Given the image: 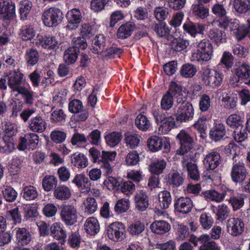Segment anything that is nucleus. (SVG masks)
Instances as JSON below:
<instances>
[{
  "label": "nucleus",
  "instance_id": "obj_1",
  "mask_svg": "<svg viewBox=\"0 0 250 250\" xmlns=\"http://www.w3.org/2000/svg\"><path fill=\"white\" fill-rule=\"evenodd\" d=\"M173 97L176 99L177 104L187 101V94L185 89L174 82L170 83L168 91L163 96L161 106L163 109H169L173 104Z\"/></svg>",
  "mask_w": 250,
  "mask_h": 250
},
{
  "label": "nucleus",
  "instance_id": "obj_2",
  "mask_svg": "<svg viewBox=\"0 0 250 250\" xmlns=\"http://www.w3.org/2000/svg\"><path fill=\"white\" fill-rule=\"evenodd\" d=\"M201 79L206 86L214 88L221 85L223 78L222 75L217 71L206 68L203 69Z\"/></svg>",
  "mask_w": 250,
  "mask_h": 250
},
{
  "label": "nucleus",
  "instance_id": "obj_3",
  "mask_svg": "<svg viewBox=\"0 0 250 250\" xmlns=\"http://www.w3.org/2000/svg\"><path fill=\"white\" fill-rule=\"evenodd\" d=\"M62 13L58 8L50 7L45 10L42 15V20L45 25L56 26L62 21Z\"/></svg>",
  "mask_w": 250,
  "mask_h": 250
},
{
  "label": "nucleus",
  "instance_id": "obj_4",
  "mask_svg": "<svg viewBox=\"0 0 250 250\" xmlns=\"http://www.w3.org/2000/svg\"><path fill=\"white\" fill-rule=\"evenodd\" d=\"M175 113L176 119L180 122H187L192 119L194 112L192 105L189 102L184 101L177 105Z\"/></svg>",
  "mask_w": 250,
  "mask_h": 250
},
{
  "label": "nucleus",
  "instance_id": "obj_5",
  "mask_svg": "<svg viewBox=\"0 0 250 250\" xmlns=\"http://www.w3.org/2000/svg\"><path fill=\"white\" fill-rule=\"evenodd\" d=\"M62 220L68 226L74 224L77 221L78 212L75 207L70 205H62L60 208Z\"/></svg>",
  "mask_w": 250,
  "mask_h": 250
},
{
  "label": "nucleus",
  "instance_id": "obj_6",
  "mask_svg": "<svg viewBox=\"0 0 250 250\" xmlns=\"http://www.w3.org/2000/svg\"><path fill=\"white\" fill-rule=\"evenodd\" d=\"M125 225L118 222L110 224L106 229V235L110 240L117 242L123 240L125 237Z\"/></svg>",
  "mask_w": 250,
  "mask_h": 250
},
{
  "label": "nucleus",
  "instance_id": "obj_7",
  "mask_svg": "<svg viewBox=\"0 0 250 250\" xmlns=\"http://www.w3.org/2000/svg\"><path fill=\"white\" fill-rule=\"evenodd\" d=\"M177 138L179 140L181 146L177 151V153L185 156L188 153L192 154L190 150L193 148V140L185 130H181L177 135Z\"/></svg>",
  "mask_w": 250,
  "mask_h": 250
},
{
  "label": "nucleus",
  "instance_id": "obj_8",
  "mask_svg": "<svg viewBox=\"0 0 250 250\" xmlns=\"http://www.w3.org/2000/svg\"><path fill=\"white\" fill-rule=\"evenodd\" d=\"M153 115L164 132L169 131L175 126L174 118L172 117H166L165 114L159 110L153 111Z\"/></svg>",
  "mask_w": 250,
  "mask_h": 250
},
{
  "label": "nucleus",
  "instance_id": "obj_9",
  "mask_svg": "<svg viewBox=\"0 0 250 250\" xmlns=\"http://www.w3.org/2000/svg\"><path fill=\"white\" fill-rule=\"evenodd\" d=\"M193 158L192 154L188 153L183 156L182 164L184 167H186L188 176L193 180L198 181L200 174L196 164L192 162Z\"/></svg>",
  "mask_w": 250,
  "mask_h": 250
},
{
  "label": "nucleus",
  "instance_id": "obj_10",
  "mask_svg": "<svg viewBox=\"0 0 250 250\" xmlns=\"http://www.w3.org/2000/svg\"><path fill=\"white\" fill-rule=\"evenodd\" d=\"M213 52L212 45L207 39L201 41L197 45V54L199 56L198 60L208 61L211 58Z\"/></svg>",
  "mask_w": 250,
  "mask_h": 250
},
{
  "label": "nucleus",
  "instance_id": "obj_11",
  "mask_svg": "<svg viewBox=\"0 0 250 250\" xmlns=\"http://www.w3.org/2000/svg\"><path fill=\"white\" fill-rule=\"evenodd\" d=\"M228 232L233 236L240 235L244 231L245 224L243 221L238 218H230L227 221Z\"/></svg>",
  "mask_w": 250,
  "mask_h": 250
},
{
  "label": "nucleus",
  "instance_id": "obj_12",
  "mask_svg": "<svg viewBox=\"0 0 250 250\" xmlns=\"http://www.w3.org/2000/svg\"><path fill=\"white\" fill-rule=\"evenodd\" d=\"M8 84L13 91H17L23 86V74L19 69L11 71L8 74Z\"/></svg>",
  "mask_w": 250,
  "mask_h": 250
},
{
  "label": "nucleus",
  "instance_id": "obj_13",
  "mask_svg": "<svg viewBox=\"0 0 250 250\" xmlns=\"http://www.w3.org/2000/svg\"><path fill=\"white\" fill-rule=\"evenodd\" d=\"M247 173L244 164L238 162L234 164L231 168V179L235 183H242L246 179Z\"/></svg>",
  "mask_w": 250,
  "mask_h": 250
},
{
  "label": "nucleus",
  "instance_id": "obj_14",
  "mask_svg": "<svg viewBox=\"0 0 250 250\" xmlns=\"http://www.w3.org/2000/svg\"><path fill=\"white\" fill-rule=\"evenodd\" d=\"M222 159L220 153L217 151L208 153L205 157L203 163L207 170H214L221 163Z\"/></svg>",
  "mask_w": 250,
  "mask_h": 250
},
{
  "label": "nucleus",
  "instance_id": "obj_15",
  "mask_svg": "<svg viewBox=\"0 0 250 250\" xmlns=\"http://www.w3.org/2000/svg\"><path fill=\"white\" fill-rule=\"evenodd\" d=\"M193 207V203L190 198L181 197L178 198L174 203L175 210L179 213L186 214L191 211Z\"/></svg>",
  "mask_w": 250,
  "mask_h": 250
},
{
  "label": "nucleus",
  "instance_id": "obj_16",
  "mask_svg": "<svg viewBox=\"0 0 250 250\" xmlns=\"http://www.w3.org/2000/svg\"><path fill=\"white\" fill-rule=\"evenodd\" d=\"M212 11L219 18V26L226 29L228 27L229 21L224 6L220 4H215L212 8Z\"/></svg>",
  "mask_w": 250,
  "mask_h": 250
},
{
  "label": "nucleus",
  "instance_id": "obj_17",
  "mask_svg": "<svg viewBox=\"0 0 250 250\" xmlns=\"http://www.w3.org/2000/svg\"><path fill=\"white\" fill-rule=\"evenodd\" d=\"M247 25L239 26V21L236 20H234L231 22L229 27L231 31L233 32V34L236 36L238 40L243 39L249 33L250 29V18L247 21Z\"/></svg>",
  "mask_w": 250,
  "mask_h": 250
},
{
  "label": "nucleus",
  "instance_id": "obj_18",
  "mask_svg": "<svg viewBox=\"0 0 250 250\" xmlns=\"http://www.w3.org/2000/svg\"><path fill=\"white\" fill-rule=\"evenodd\" d=\"M46 127L45 120L40 115L32 118L29 123L28 128L33 132L42 133Z\"/></svg>",
  "mask_w": 250,
  "mask_h": 250
},
{
  "label": "nucleus",
  "instance_id": "obj_19",
  "mask_svg": "<svg viewBox=\"0 0 250 250\" xmlns=\"http://www.w3.org/2000/svg\"><path fill=\"white\" fill-rule=\"evenodd\" d=\"M84 229L89 235L94 236L100 231V223L97 218L89 217L87 218L84 223Z\"/></svg>",
  "mask_w": 250,
  "mask_h": 250
},
{
  "label": "nucleus",
  "instance_id": "obj_20",
  "mask_svg": "<svg viewBox=\"0 0 250 250\" xmlns=\"http://www.w3.org/2000/svg\"><path fill=\"white\" fill-rule=\"evenodd\" d=\"M116 155L115 152H106L103 151L102 152L101 159L99 164L101 167L105 169L107 174H110L112 171V167L109 162H112L115 160Z\"/></svg>",
  "mask_w": 250,
  "mask_h": 250
},
{
  "label": "nucleus",
  "instance_id": "obj_21",
  "mask_svg": "<svg viewBox=\"0 0 250 250\" xmlns=\"http://www.w3.org/2000/svg\"><path fill=\"white\" fill-rule=\"evenodd\" d=\"M15 14V4L0 0V16L5 19H10Z\"/></svg>",
  "mask_w": 250,
  "mask_h": 250
},
{
  "label": "nucleus",
  "instance_id": "obj_22",
  "mask_svg": "<svg viewBox=\"0 0 250 250\" xmlns=\"http://www.w3.org/2000/svg\"><path fill=\"white\" fill-rule=\"evenodd\" d=\"M150 229L155 234L162 235L168 232L170 229V225L164 220L153 222L150 225Z\"/></svg>",
  "mask_w": 250,
  "mask_h": 250
},
{
  "label": "nucleus",
  "instance_id": "obj_23",
  "mask_svg": "<svg viewBox=\"0 0 250 250\" xmlns=\"http://www.w3.org/2000/svg\"><path fill=\"white\" fill-rule=\"evenodd\" d=\"M135 208L140 211H145L148 207V198L145 192L140 191L134 197Z\"/></svg>",
  "mask_w": 250,
  "mask_h": 250
},
{
  "label": "nucleus",
  "instance_id": "obj_24",
  "mask_svg": "<svg viewBox=\"0 0 250 250\" xmlns=\"http://www.w3.org/2000/svg\"><path fill=\"white\" fill-rule=\"evenodd\" d=\"M147 146L150 151H158L162 149L163 146L165 149L167 148L169 144L166 142L164 143L162 138L154 136L148 139Z\"/></svg>",
  "mask_w": 250,
  "mask_h": 250
},
{
  "label": "nucleus",
  "instance_id": "obj_25",
  "mask_svg": "<svg viewBox=\"0 0 250 250\" xmlns=\"http://www.w3.org/2000/svg\"><path fill=\"white\" fill-rule=\"evenodd\" d=\"M183 28L185 31L189 34L192 37H195L198 33L203 34L205 26L201 23H194L189 21L184 24Z\"/></svg>",
  "mask_w": 250,
  "mask_h": 250
},
{
  "label": "nucleus",
  "instance_id": "obj_26",
  "mask_svg": "<svg viewBox=\"0 0 250 250\" xmlns=\"http://www.w3.org/2000/svg\"><path fill=\"white\" fill-rule=\"evenodd\" d=\"M198 240L201 244L200 250H220V247L214 241L211 240L209 235H202Z\"/></svg>",
  "mask_w": 250,
  "mask_h": 250
},
{
  "label": "nucleus",
  "instance_id": "obj_27",
  "mask_svg": "<svg viewBox=\"0 0 250 250\" xmlns=\"http://www.w3.org/2000/svg\"><path fill=\"white\" fill-rule=\"evenodd\" d=\"M16 230V239L19 245H26L31 241L32 236L29 231L24 228H18Z\"/></svg>",
  "mask_w": 250,
  "mask_h": 250
},
{
  "label": "nucleus",
  "instance_id": "obj_28",
  "mask_svg": "<svg viewBox=\"0 0 250 250\" xmlns=\"http://www.w3.org/2000/svg\"><path fill=\"white\" fill-rule=\"evenodd\" d=\"M107 46L105 37L103 35H97L93 40L92 52L100 55Z\"/></svg>",
  "mask_w": 250,
  "mask_h": 250
},
{
  "label": "nucleus",
  "instance_id": "obj_29",
  "mask_svg": "<svg viewBox=\"0 0 250 250\" xmlns=\"http://www.w3.org/2000/svg\"><path fill=\"white\" fill-rule=\"evenodd\" d=\"M234 73L240 78L241 82H244L246 79L250 77V66L246 63L235 64Z\"/></svg>",
  "mask_w": 250,
  "mask_h": 250
},
{
  "label": "nucleus",
  "instance_id": "obj_30",
  "mask_svg": "<svg viewBox=\"0 0 250 250\" xmlns=\"http://www.w3.org/2000/svg\"><path fill=\"white\" fill-rule=\"evenodd\" d=\"M233 194V190L228 189L222 193H220L214 190H210L206 192V197L211 200L217 202H221L225 197L231 196Z\"/></svg>",
  "mask_w": 250,
  "mask_h": 250
},
{
  "label": "nucleus",
  "instance_id": "obj_31",
  "mask_svg": "<svg viewBox=\"0 0 250 250\" xmlns=\"http://www.w3.org/2000/svg\"><path fill=\"white\" fill-rule=\"evenodd\" d=\"M135 27V24L133 22H126L119 28L117 32V36L119 38H127L131 35Z\"/></svg>",
  "mask_w": 250,
  "mask_h": 250
},
{
  "label": "nucleus",
  "instance_id": "obj_32",
  "mask_svg": "<svg viewBox=\"0 0 250 250\" xmlns=\"http://www.w3.org/2000/svg\"><path fill=\"white\" fill-rule=\"evenodd\" d=\"M72 183L83 191L85 189H89V186H91L90 181L83 174H77L72 180Z\"/></svg>",
  "mask_w": 250,
  "mask_h": 250
},
{
  "label": "nucleus",
  "instance_id": "obj_33",
  "mask_svg": "<svg viewBox=\"0 0 250 250\" xmlns=\"http://www.w3.org/2000/svg\"><path fill=\"white\" fill-rule=\"evenodd\" d=\"M53 195L57 199L64 201L70 197L71 192L67 187L64 185L59 186L54 189Z\"/></svg>",
  "mask_w": 250,
  "mask_h": 250
},
{
  "label": "nucleus",
  "instance_id": "obj_34",
  "mask_svg": "<svg viewBox=\"0 0 250 250\" xmlns=\"http://www.w3.org/2000/svg\"><path fill=\"white\" fill-rule=\"evenodd\" d=\"M38 43L44 48L56 49L58 47V42L54 37H38Z\"/></svg>",
  "mask_w": 250,
  "mask_h": 250
},
{
  "label": "nucleus",
  "instance_id": "obj_35",
  "mask_svg": "<svg viewBox=\"0 0 250 250\" xmlns=\"http://www.w3.org/2000/svg\"><path fill=\"white\" fill-rule=\"evenodd\" d=\"M225 127L223 124H216L211 129L209 132L210 138L217 141L221 140L225 135Z\"/></svg>",
  "mask_w": 250,
  "mask_h": 250
},
{
  "label": "nucleus",
  "instance_id": "obj_36",
  "mask_svg": "<svg viewBox=\"0 0 250 250\" xmlns=\"http://www.w3.org/2000/svg\"><path fill=\"white\" fill-rule=\"evenodd\" d=\"M51 235L56 240H64L66 237L65 231L59 223H55L50 227Z\"/></svg>",
  "mask_w": 250,
  "mask_h": 250
},
{
  "label": "nucleus",
  "instance_id": "obj_37",
  "mask_svg": "<svg viewBox=\"0 0 250 250\" xmlns=\"http://www.w3.org/2000/svg\"><path fill=\"white\" fill-rule=\"evenodd\" d=\"M233 6L239 14H245L250 11V0H233Z\"/></svg>",
  "mask_w": 250,
  "mask_h": 250
},
{
  "label": "nucleus",
  "instance_id": "obj_38",
  "mask_svg": "<svg viewBox=\"0 0 250 250\" xmlns=\"http://www.w3.org/2000/svg\"><path fill=\"white\" fill-rule=\"evenodd\" d=\"M237 101V95L230 93L227 94L222 99L224 108L230 110H234L236 108Z\"/></svg>",
  "mask_w": 250,
  "mask_h": 250
},
{
  "label": "nucleus",
  "instance_id": "obj_39",
  "mask_svg": "<svg viewBox=\"0 0 250 250\" xmlns=\"http://www.w3.org/2000/svg\"><path fill=\"white\" fill-rule=\"evenodd\" d=\"M68 22L73 25L72 29L76 28L82 21V15L78 9L74 8L67 13Z\"/></svg>",
  "mask_w": 250,
  "mask_h": 250
},
{
  "label": "nucleus",
  "instance_id": "obj_40",
  "mask_svg": "<svg viewBox=\"0 0 250 250\" xmlns=\"http://www.w3.org/2000/svg\"><path fill=\"white\" fill-rule=\"evenodd\" d=\"M21 194L26 201H32L38 196V193L35 187L33 186H26L23 188Z\"/></svg>",
  "mask_w": 250,
  "mask_h": 250
},
{
  "label": "nucleus",
  "instance_id": "obj_41",
  "mask_svg": "<svg viewBox=\"0 0 250 250\" xmlns=\"http://www.w3.org/2000/svg\"><path fill=\"white\" fill-rule=\"evenodd\" d=\"M208 38L216 44L220 43L225 41L226 33L224 31L213 28L210 30L208 33Z\"/></svg>",
  "mask_w": 250,
  "mask_h": 250
},
{
  "label": "nucleus",
  "instance_id": "obj_42",
  "mask_svg": "<svg viewBox=\"0 0 250 250\" xmlns=\"http://www.w3.org/2000/svg\"><path fill=\"white\" fill-rule=\"evenodd\" d=\"M84 211L88 214L94 213L98 208V204L95 198L88 197L83 203Z\"/></svg>",
  "mask_w": 250,
  "mask_h": 250
},
{
  "label": "nucleus",
  "instance_id": "obj_43",
  "mask_svg": "<svg viewBox=\"0 0 250 250\" xmlns=\"http://www.w3.org/2000/svg\"><path fill=\"white\" fill-rule=\"evenodd\" d=\"M58 183L57 178L54 175H46L42 179V186L44 191L52 190Z\"/></svg>",
  "mask_w": 250,
  "mask_h": 250
},
{
  "label": "nucleus",
  "instance_id": "obj_44",
  "mask_svg": "<svg viewBox=\"0 0 250 250\" xmlns=\"http://www.w3.org/2000/svg\"><path fill=\"white\" fill-rule=\"evenodd\" d=\"M123 50L120 48L115 47H108L107 46L106 49H104L100 55L103 59H108L116 57L119 58Z\"/></svg>",
  "mask_w": 250,
  "mask_h": 250
},
{
  "label": "nucleus",
  "instance_id": "obj_45",
  "mask_svg": "<svg viewBox=\"0 0 250 250\" xmlns=\"http://www.w3.org/2000/svg\"><path fill=\"white\" fill-rule=\"evenodd\" d=\"M71 162L73 165L78 168L85 167L88 165L86 157L82 153H75L71 157Z\"/></svg>",
  "mask_w": 250,
  "mask_h": 250
},
{
  "label": "nucleus",
  "instance_id": "obj_46",
  "mask_svg": "<svg viewBox=\"0 0 250 250\" xmlns=\"http://www.w3.org/2000/svg\"><path fill=\"white\" fill-rule=\"evenodd\" d=\"M153 28L157 35L160 37L167 39L170 35V30L164 22L159 21L155 24Z\"/></svg>",
  "mask_w": 250,
  "mask_h": 250
},
{
  "label": "nucleus",
  "instance_id": "obj_47",
  "mask_svg": "<svg viewBox=\"0 0 250 250\" xmlns=\"http://www.w3.org/2000/svg\"><path fill=\"white\" fill-rule=\"evenodd\" d=\"M14 148L15 144L13 138L4 137L3 140L0 141V151L2 153H10Z\"/></svg>",
  "mask_w": 250,
  "mask_h": 250
},
{
  "label": "nucleus",
  "instance_id": "obj_48",
  "mask_svg": "<svg viewBox=\"0 0 250 250\" xmlns=\"http://www.w3.org/2000/svg\"><path fill=\"white\" fill-rule=\"evenodd\" d=\"M159 202L161 208H167L171 202V196L169 192L164 190L158 194Z\"/></svg>",
  "mask_w": 250,
  "mask_h": 250
},
{
  "label": "nucleus",
  "instance_id": "obj_49",
  "mask_svg": "<svg viewBox=\"0 0 250 250\" xmlns=\"http://www.w3.org/2000/svg\"><path fill=\"white\" fill-rule=\"evenodd\" d=\"M78 53V49H74L71 47L67 48L65 51L63 55V59L65 62L68 64L75 62L77 59Z\"/></svg>",
  "mask_w": 250,
  "mask_h": 250
},
{
  "label": "nucleus",
  "instance_id": "obj_50",
  "mask_svg": "<svg viewBox=\"0 0 250 250\" xmlns=\"http://www.w3.org/2000/svg\"><path fill=\"white\" fill-rule=\"evenodd\" d=\"M184 177L182 173L174 171L169 174L168 183L174 187H178L183 184Z\"/></svg>",
  "mask_w": 250,
  "mask_h": 250
},
{
  "label": "nucleus",
  "instance_id": "obj_51",
  "mask_svg": "<svg viewBox=\"0 0 250 250\" xmlns=\"http://www.w3.org/2000/svg\"><path fill=\"white\" fill-rule=\"evenodd\" d=\"M122 135L118 132H111L105 136V139L107 145L114 147L117 145L121 141Z\"/></svg>",
  "mask_w": 250,
  "mask_h": 250
},
{
  "label": "nucleus",
  "instance_id": "obj_52",
  "mask_svg": "<svg viewBox=\"0 0 250 250\" xmlns=\"http://www.w3.org/2000/svg\"><path fill=\"white\" fill-rule=\"evenodd\" d=\"M166 165L167 162L165 160H158L150 165L149 170L151 173L158 175L163 172Z\"/></svg>",
  "mask_w": 250,
  "mask_h": 250
},
{
  "label": "nucleus",
  "instance_id": "obj_53",
  "mask_svg": "<svg viewBox=\"0 0 250 250\" xmlns=\"http://www.w3.org/2000/svg\"><path fill=\"white\" fill-rule=\"evenodd\" d=\"M199 221L203 229L206 230L210 229L214 223L213 218L207 213H202L200 215Z\"/></svg>",
  "mask_w": 250,
  "mask_h": 250
},
{
  "label": "nucleus",
  "instance_id": "obj_54",
  "mask_svg": "<svg viewBox=\"0 0 250 250\" xmlns=\"http://www.w3.org/2000/svg\"><path fill=\"white\" fill-rule=\"evenodd\" d=\"M193 14L201 19H205L208 15V9L203 5L194 4L192 5Z\"/></svg>",
  "mask_w": 250,
  "mask_h": 250
},
{
  "label": "nucleus",
  "instance_id": "obj_55",
  "mask_svg": "<svg viewBox=\"0 0 250 250\" xmlns=\"http://www.w3.org/2000/svg\"><path fill=\"white\" fill-rule=\"evenodd\" d=\"M25 58L28 64L34 65L39 61V54L38 51L36 49H30L27 50Z\"/></svg>",
  "mask_w": 250,
  "mask_h": 250
},
{
  "label": "nucleus",
  "instance_id": "obj_56",
  "mask_svg": "<svg viewBox=\"0 0 250 250\" xmlns=\"http://www.w3.org/2000/svg\"><path fill=\"white\" fill-rule=\"evenodd\" d=\"M135 125L139 129L144 131L148 129L150 123L146 116L139 114L135 119Z\"/></svg>",
  "mask_w": 250,
  "mask_h": 250
},
{
  "label": "nucleus",
  "instance_id": "obj_57",
  "mask_svg": "<svg viewBox=\"0 0 250 250\" xmlns=\"http://www.w3.org/2000/svg\"><path fill=\"white\" fill-rule=\"evenodd\" d=\"M213 211L217 216V219L221 221L225 220L228 216L229 213L228 207L224 204L219 205Z\"/></svg>",
  "mask_w": 250,
  "mask_h": 250
},
{
  "label": "nucleus",
  "instance_id": "obj_58",
  "mask_svg": "<svg viewBox=\"0 0 250 250\" xmlns=\"http://www.w3.org/2000/svg\"><path fill=\"white\" fill-rule=\"evenodd\" d=\"M197 68L194 65L187 63L183 65L180 73L182 76L185 78H191L197 72Z\"/></svg>",
  "mask_w": 250,
  "mask_h": 250
},
{
  "label": "nucleus",
  "instance_id": "obj_59",
  "mask_svg": "<svg viewBox=\"0 0 250 250\" xmlns=\"http://www.w3.org/2000/svg\"><path fill=\"white\" fill-rule=\"evenodd\" d=\"M227 123L229 126L235 128L243 126V121L241 117L236 114L229 115L227 119Z\"/></svg>",
  "mask_w": 250,
  "mask_h": 250
},
{
  "label": "nucleus",
  "instance_id": "obj_60",
  "mask_svg": "<svg viewBox=\"0 0 250 250\" xmlns=\"http://www.w3.org/2000/svg\"><path fill=\"white\" fill-rule=\"evenodd\" d=\"M17 92L22 95L26 104L30 105L33 104L34 100V93L33 91L23 86Z\"/></svg>",
  "mask_w": 250,
  "mask_h": 250
},
{
  "label": "nucleus",
  "instance_id": "obj_61",
  "mask_svg": "<svg viewBox=\"0 0 250 250\" xmlns=\"http://www.w3.org/2000/svg\"><path fill=\"white\" fill-rule=\"evenodd\" d=\"M172 43V49L177 52L184 50L189 44L188 40L182 38L175 39Z\"/></svg>",
  "mask_w": 250,
  "mask_h": 250
},
{
  "label": "nucleus",
  "instance_id": "obj_62",
  "mask_svg": "<svg viewBox=\"0 0 250 250\" xmlns=\"http://www.w3.org/2000/svg\"><path fill=\"white\" fill-rule=\"evenodd\" d=\"M129 200L128 199H119L114 207V210L117 213L125 212L129 208Z\"/></svg>",
  "mask_w": 250,
  "mask_h": 250
},
{
  "label": "nucleus",
  "instance_id": "obj_63",
  "mask_svg": "<svg viewBox=\"0 0 250 250\" xmlns=\"http://www.w3.org/2000/svg\"><path fill=\"white\" fill-rule=\"evenodd\" d=\"M145 225L140 221H137L130 225L128 231L133 235H138L145 229Z\"/></svg>",
  "mask_w": 250,
  "mask_h": 250
},
{
  "label": "nucleus",
  "instance_id": "obj_64",
  "mask_svg": "<svg viewBox=\"0 0 250 250\" xmlns=\"http://www.w3.org/2000/svg\"><path fill=\"white\" fill-rule=\"evenodd\" d=\"M234 139L236 142L241 143L248 137L246 127L243 126L242 127L235 128L233 131Z\"/></svg>",
  "mask_w": 250,
  "mask_h": 250
}]
</instances>
